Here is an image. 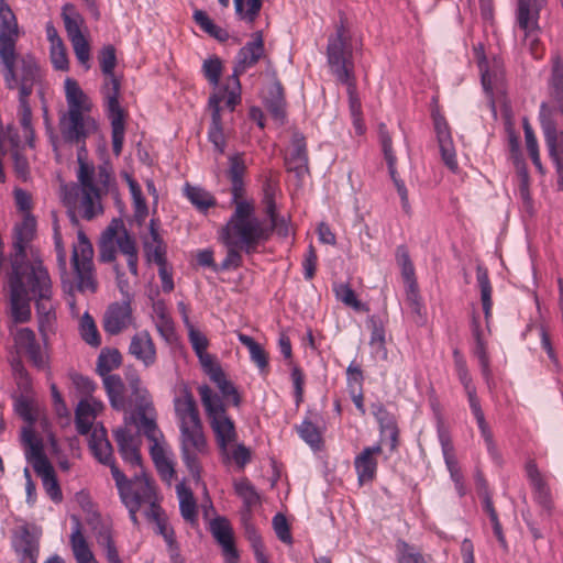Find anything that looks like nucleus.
I'll return each mask as SVG.
<instances>
[{"label":"nucleus","mask_w":563,"mask_h":563,"mask_svg":"<svg viewBox=\"0 0 563 563\" xmlns=\"http://www.w3.org/2000/svg\"><path fill=\"white\" fill-rule=\"evenodd\" d=\"M111 406L130 412L137 433L150 442V454L162 479H172L175 470L166 455L164 434L156 422V411L148 398L147 389H106Z\"/></svg>","instance_id":"nucleus-1"},{"label":"nucleus","mask_w":563,"mask_h":563,"mask_svg":"<svg viewBox=\"0 0 563 563\" xmlns=\"http://www.w3.org/2000/svg\"><path fill=\"white\" fill-rule=\"evenodd\" d=\"M113 479L123 505L134 503L135 506L145 508L144 515L148 521L156 525V533L161 534L172 549L174 543V530L167 527V518L159 505L156 485L144 470L128 478L120 468L113 472Z\"/></svg>","instance_id":"nucleus-2"},{"label":"nucleus","mask_w":563,"mask_h":563,"mask_svg":"<svg viewBox=\"0 0 563 563\" xmlns=\"http://www.w3.org/2000/svg\"><path fill=\"white\" fill-rule=\"evenodd\" d=\"M232 203L235 209L221 230L222 241L224 244L239 246L246 255H253L269 241L273 235L272 228H267L265 220L256 216L252 201Z\"/></svg>","instance_id":"nucleus-3"},{"label":"nucleus","mask_w":563,"mask_h":563,"mask_svg":"<svg viewBox=\"0 0 563 563\" xmlns=\"http://www.w3.org/2000/svg\"><path fill=\"white\" fill-rule=\"evenodd\" d=\"M19 35L0 37V66L5 88L18 90V98H29L42 86L44 73L32 54L16 55Z\"/></svg>","instance_id":"nucleus-4"},{"label":"nucleus","mask_w":563,"mask_h":563,"mask_svg":"<svg viewBox=\"0 0 563 563\" xmlns=\"http://www.w3.org/2000/svg\"><path fill=\"white\" fill-rule=\"evenodd\" d=\"M327 60L335 79L346 86L351 117L363 115L354 75L352 43L342 19L335 27V33L328 38Z\"/></svg>","instance_id":"nucleus-5"},{"label":"nucleus","mask_w":563,"mask_h":563,"mask_svg":"<svg viewBox=\"0 0 563 563\" xmlns=\"http://www.w3.org/2000/svg\"><path fill=\"white\" fill-rule=\"evenodd\" d=\"M99 63L104 76L101 93L103 98L104 110L111 123L112 151L119 156L122 152L125 123L124 110L120 106V79L114 74L117 65L115 49L112 45L104 46L99 53Z\"/></svg>","instance_id":"nucleus-6"},{"label":"nucleus","mask_w":563,"mask_h":563,"mask_svg":"<svg viewBox=\"0 0 563 563\" xmlns=\"http://www.w3.org/2000/svg\"><path fill=\"white\" fill-rule=\"evenodd\" d=\"M526 475L532 488V498L539 506V521H537L529 511L522 512L523 521L526 522L533 540L544 538V531L551 528V518L554 511V501L552 493L545 477L541 474L534 460H529L526 463Z\"/></svg>","instance_id":"nucleus-7"},{"label":"nucleus","mask_w":563,"mask_h":563,"mask_svg":"<svg viewBox=\"0 0 563 563\" xmlns=\"http://www.w3.org/2000/svg\"><path fill=\"white\" fill-rule=\"evenodd\" d=\"M180 419L183 459L194 481L198 483L200 481L198 455L206 451L207 442L197 405L191 398L186 401Z\"/></svg>","instance_id":"nucleus-8"},{"label":"nucleus","mask_w":563,"mask_h":563,"mask_svg":"<svg viewBox=\"0 0 563 563\" xmlns=\"http://www.w3.org/2000/svg\"><path fill=\"white\" fill-rule=\"evenodd\" d=\"M221 102H224L230 111H234L235 107L241 102V82L239 81V85H236L232 76L229 78V82L213 92L208 100V108L211 111L208 140L219 154H223L227 146L222 126Z\"/></svg>","instance_id":"nucleus-9"},{"label":"nucleus","mask_w":563,"mask_h":563,"mask_svg":"<svg viewBox=\"0 0 563 563\" xmlns=\"http://www.w3.org/2000/svg\"><path fill=\"white\" fill-rule=\"evenodd\" d=\"M548 90L553 103L541 102L539 122L544 136H560L555 119L558 114L563 115V59L560 55L552 57Z\"/></svg>","instance_id":"nucleus-10"},{"label":"nucleus","mask_w":563,"mask_h":563,"mask_svg":"<svg viewBox=\"0 0 563 563\" xmlns=\"http://www.w3.org/2000/svg\"><path fill=\"white\" fill-rule=\"evenodd\" d=\"M98 121L89 112H66L59 118V131L65 143L87 148L88 137L98 132Z\"/></svg>","instance_id":"nucleus-11"},{"label":"nucleus","mask_w":563,"mask_h":563,"mask_svg":"<svg viewBox=\"0 0 563 563\" xmlns=\"http://www.w3.org/2000/svg\"><path fill=\"white\" fill-rule=\"evenodd\" d=\"M35 233L36 220L32 214L25 213L22 222L14 227L13 253L10 256L11 271L31 272V268L37 264H43L42 261H27L26 249Z\"/></svg>","instance_id":"nucleus-12"},{"label":"nucleus","mask_w":563,"mask_h":563,"mask_svg":"<svg viewBox=\"0 0 563 563\" xmlns=\"http://www.w3.org/2000/svg\"><path fill=\"white\" fill-rule=\"evenodd\" d=\"M143 251L146 261L158 266L162 289L165 292H170L174 289L173 274L167 271L165 245L158 234L154 219L150 222L148 234L143 238Z\"/></svg>","instance_id":"nucleus-13"},{"label":"nucleus","mask_w":563,"mask_h":563,"mask_svg":"<svg viewBox=\"0 0 563 563\" xmlns=\"http://www.w3.org/2000/svg\"><path fill=\"white\" fill-rule=\"evenodd\" d=\"M10 288L11 316L16 323H23L31 318V297L27 286V272L10 271L8 275Z\"/></svg>","instance_id":"nucleus-14"},{"label":"nucleus","mask_w":563,"mask_h":563,"mask_svg":"<svg viewBox=\"0 0 563 563\" xmlns=\"http://www.w3.org/2000/svg\"><path fill=\"white\" fill-rule=\"evenodd\" d=\"M27 286L31 295L35 298L37 316L54 313V306L51 301L52 280L43 264H37L31 268V272H27Z\"/></svg>","instance_id":"nucleus-15"},{"label":"nucleus","mask_w":563,"mask_h":563,"mask_svg":"<svg viewBox=\"0 0 563 563\" xmlns=\"http://www.w3.org/2000/svg\"><path fill=\"white\" fill-rule=\"evenodd\" d=\"M253 40L242 46L236 55V63L233 68L232 78L239 85V77L245 73V70L255 64L264 55V40L261 31H257L253 35Z\"/></svg>","instance_id":"nucleus-16"},{"label":"nucleus","mask_w":563,"mask_h":563,"mask_svg":"<svg viewBox=\"0 0 563 563\" xmlns=\"http://www.w3.org/2000/svg\"><path fill=\"white\" fill-rule=\"evenodd\" d=\"M133 322L132 308L129 299L111 303L103 316V330L117 335L126 330Z\"/></svg>","instance_id":"nucleus-17"},{"label":"nucleus","mask_w":563,"mask_h":563,"mask_svg":"<svg viewBox=\"0 0 563 563\" xmlns=\"http://www.w3.org/2000/svg\"><path fill=\"white\" fill-rule=\"evenodd\" d=\"M88 445L93 457L100 464L109 466L111 475L113 476L114 470L119 467L115 462L112 444L109 441L107 430L102 424L93 427Z\"/></svg>","instance_id":"nucleus-18"},{"label":"nucleus","mask_w":563,"mask_h":563,"mask_svg":"<svg viewBox=\"0 0 563 563\" xmlns=\"http://www.w3.org/2000/svg\"><path fill=\"white\" fill-rule=\"evenodd\" d=\"M113 438L117 442L118 451L122 460L132 467H140V470H143L140 440L126 428H118L114 430Z\"/></svg>","instance_id":"nucleus-19"},{"label":"nucleus","mask_w":563,"mask_h":563,"mask_svg":"<svg viewBox=\"0 0 563 563\" xmlns=\"http://www.w3.org/2000/svg\"><path fill=\"white\" fill-rule=\"evenodd\" d=\"M547 4V0H518L516 19L520 30L526 36L539 31L540 12Z\"/></svg>","instance_id":"nucleus-20"},{"label":"nucleus","mask_w":563,"mask_h":563,"mask_svg":"<svg viewBox=\"0 0 563 563\" xmlns=\"http://www.w3.org/2000/svg\"><path fill=\"white\" fill-rule=\"evenodd\" d=\"M15 345L27 355L32 364L44 369L47 364V356L40 343L36 341L35 333L30 328L18 330L14 336Z\"/></svg>","instance_id":"nucleus-21"},{"label":"nucleus","mask_w":563,"mask_h":563,"mask_svg":"<svg viewBox=\"0 0 563 563\" xmlns=\"http://www.w3.org/2000/svg\"><path fill=\"white\" fill-rule=\"evenodd\" d=\"M14 549L22 561L35 563L40 553V536L35 529H31L27 525L20 527L15 537Z\"/></svg>","instance_id":"nucleus-22"},{"label":"nucleus","mask_w":563,"mask_h":563,"mask_svg":"<svg viewBox=\"0 0 563 563\" xmlns=\"http://www.w3.org/2000/svg\"><path fill=\"white\" fill-rule=\"evenodd\" d=\"M243 156V153L236 152L228 157L229 168L227 170V177L231 183V202L244 200L245 184L243 177L246 172V164Z\"/></svg>","instance_id":"nucleus-23"},{"label":"nucleus","mask_w":563,"mask_h":563,"mask_svg":"<svg viewBox=\"0 0 563 563\" xmlns=\"http://www.w3.org/2000/svg\"><path fill=\"white\" fill-rule=\"evenodd\" d=\"M382 453V445L376 444L373 446H366L355 457L354 466L357 473V478L361 484L372 482L377 472V461L374 457L375 454Z\"/></svg>","instance_id":"nucleus-24"},{"label":"nucleus","mask_w":563,"mask_h":563,"mask_svg":"<svg viewBox=\"0 0 563 563\" xmlns=\"http://www.w3.org/2000/svg\"><path fill=\"white\" fill-rule=\"evenodd\" d=\"M129 353L146 367L155 363V346L148 332L141 331L132 336Z\"/></svg>","instance_id":"nucleus-25"},{"label":"nucleus","mask_w":563,"mask_h":563,"mask_svg":"<svg viewBox=\"0 0 563 563\" xmlns=\"http://www.w3.org/2000/svg\"><path fill=\"white\" fill-rule=\"evenodd\" d=\"M431 406L434 410L435 418H437V433L438 439L441 444L443 459L446 465V468L450 472H453V470H460L459 462L454 454V446L451 440L450 432L448 428L444 424L443 418L441 416V412L435 407V404L432 401Z\"/></svg>","instance_id":"nucleus-26"},{"label":"nucleus","mask_w":563,"mask_h":563,"mask_svg":"<svg viewBox=\"0 0 563 563\" xmlns=\"http://www.w3.org/2000/svg\"><path fill=\"white\" fill-rule=\"evenodd\" d=\"M120 229H123V220L114 218L102 232L99 242V260L103 263H111L115 260L117 249L114 238L119 234Z\"/></svg>","instance_id":"nucleus-27"},{"label":"nucleus","mask_w":563,"mask_h":563,"mask_svg":"<svg viewBox=\"0 0 563 563\" xmlns=\"http://www.w3.org/2000/svg\"><path fill=\"white\" fill-rule=\"evenodd\" d=\"M65 96L67 101V112H89L91 102L88 96L79 87L78 82L73 78L65 80Z\"/></svg>","instance_id":"nucleus-28"},{"label":"nucleus","mask_w":563,"mask_h":563,"mask_svg":"<svg viewBox=\"0 0 563 563\" xmlns=\"http://www.w3.org/2000/svg\"><path fill=\"white\" fill-rule=\"evenodd\" d=\"M178 508L185 521L191 527L198 525V505L191 488L184 481L178 482Z\"/></svg>","instance_id":"nucleus-29"},{"label":"nucleus","mask_w":563,"mask_h":563,"mask_svg":"<svg viewBox=\"0 0 563 563\" xmlns=\"http://www.w3.org/2000/svg\"><path fill=\"white\" fill-rule=\"evenodd\" d=\"M114 241L121 254L126 257V264L130 273L134 276H137L139 255L136 243L125 229L124 224L123 229H120L119 234L114 238Z\"/></svg>","instance_id":"nucleus-30"},{"label":"nucleus","mask_w":563,"mask_h":563,"mask_svg":"<svg viewBox=\"0 0 563 563\" xmlns=\"http://www.w3.org/2000/svg\"><path fill=\"white\" fill-rule=\"evenodd\" d=\"M375 417L379 424L382 441L387 439L390 451L396 450L398 446L399 429L395 417L383 407L377 409Z\"/></svg>","instance_id":"nucleus-31"},{"label":"nucleus","mask_w":563,"mask_h":563,"mask_svg":"<svg viewBox=\"0 0 563 563\" xmlns=\"http://www.w3.org/2000/svg\"><path fill=\"white\" fill-rule=\"evenodd\" d=\"M178 312L181 314L184 324L188 330V340L191 344L192 350L195 351L197 357H201V355L208 353V338L190 322L186 307L183 301H178Z\"/></svg>","instance_id":"nucleus-32"},{"label":"nucleus","mask_w":563,"mask_h":563,"mask_svg":"<svg viewBox=\"0 0 563 563\" xmlns=\"http://www.w3.org/2000/svg\"><path fill=\"white\" fill-rule=\"evenodd\" d=\"M153 318L162 338L167 342H173L176 339L175 323L168 314L164 301L157 300L153 303Z\"/></svg>","instance_id":"nucleus-33"},{"label":"nucleus","mask_w":563,"mask_h":563,"mask_svg":"<svg viewBox=\"0 0 563 563\" xmlns=\"http://www.w3.org/2000/svg\"><path fill=\"white\" fill-rule=\"evenodd\" d=\"M264 106L271 113L274 120L284 122L286 118V102L284 97V89L279 81L273 84L264 99Z\"/></svg>","instance_id":"nucleus-34"},{"label":"nucleus","mask_w":563,"mask_h":563,"mask_svg":"<svg viewBox=\"0 0 563 563\" xmlns=\"http://www.w3.org/2000/svg\"><path fill=\"white\" fill-rule=\"evenodd\" d=\"M242 520L244 536L251 545L256 563H269L265 554L264 542L256 527L251 521V516L243 514Z\"/></svg>","instance_id":"nucleus-35"},{"label":"nucleus","mask_w":563,"mask_h":563,"mask_svg":"<svg viewBox=\"0 0 563 563\" xmlns=\"http://www.w3.org/2000/svg\"><path fill=\"white\" fill-rule=\"evenodd\" d=\"M184 196L200 212H207L209 208L217 206V200L211 192L200 186L184 185Z\"/></svg>","instance_id":"nucleus-36"},{"label":"nucleus","mask_w":563,"mask_h":563,"mask_svg":"<svg viewBox=\"0 0 563 563\" xmlns=\"http://www.w3.org/2000/svg\"><path fill=\"white\" fill-rule=\"evenodd\" d=\"M70 547L77 563H89L96 559L81 532L80 522L78 520L70 534Z\"/></svg>","instance_id":"nucleus-37"},{"label":"nucleus","mask_w":563,"mask_h":563,"mask_svg":"<svg viewBox=\"0 0 563 563\" xmlns=\"http://www.w3.org/2000/svg\"><path fill=\"white\" fill-rule=\"evenodd\" d=\"M70 547L77 563H89L96 559L81 532L80 522L78 520L70 534Z\"/></svg>","instance_id":"nucleus-38"},{"label":"nucleus","mask_w":563,"mask_h":563,"mask_svg":"<svg viewBox=\"0 0 563 563\" xmlns=\"http://www.w3.org/2000/svg\"><path fill=\"white\" fill-rule=\"evenodd\" d=\"M476 279L481 290V301L484 311V317L486 322L488 323L489 319L492 318L493 309V287L489 280L488 271L483 265H477L476 267Z\"/></svg>","instance_id":"nucleus-39"},{"label":"nucleus","mask_w":563,"mask_h":563,"mask_svg":"<svg viewBox=\"0 0 563 563\" xmlns=\"http://www.w3.org/2000/svg\"><path fill=\"white\" fill-rule=\"evenodd\" d=\"M198 361L203 373L216 384V387H233L230 382L227 380L225 374L214 355L206 353L201 355V357H198Z\"/></svg>","instance_id":"nucleus-40"},{"label":"nucleus","mask_w":563,"mask_h":563,"mask_svg":"<svg viewBox=\"0 0 563 563\" xmlns=\"http://www.w3.org/2000/svg\"><path fill=\"white\" fill-rule=\"evenodd\" d=\"M80 191V202L79 209L81 217L85 220H92L98 214L103 212V208L100 201V190L91 189V190H79Z\"/></svg>","instance_id":"nucleus-41"},{"label":"nucleus","mask_w":563,"mask_h":563,"mask_svg":"<svg viewBox=\"0 0 563 563\" xmlns=\"http://www.w3.org/2000/svg\"><path fill=\"white\" fill-rule=\"evenodd\" d=\"M214 431L218 444L222 451L227 450V445L235 439V428L233 421L227 417L221 416L210 421Z\"/></svg>","instance_id":"nucleus-42"},{"label":"nucleus","mask_w":563,"mask_h":563,"mask_svg":"<svg viewBox=\"0 0 563 563\" xmlns=\"http://www.w3.org/2000/svg\"><path fill=\"white\" fill-rule=\"evenodd\" d=\"M36 474L41 477L43 487L47 496L55 503L58 504L63 500V493L56 477L54 467L52 464L35 470Z\"/></svg>","instance_id":"nucleus-43"},{"label":"nucleus","mask_w":563,"mask_h":563,"mask_svg":"<svg viewBox=\"0 0 563 563\" xmlns=\"http://www.w3.org/2000/svg\"><path fill=\"white\" fill-rule=\"evenodd\" d=\"M472 333L475 340V344L473 347V354L478 360L479 366L482 368L483 375L487 377L489 372V360L486 351V344L482 336V329L478 321V318L473 316L472 319Z\"/></svg>","instance_id":"nucleus-44"},{"label":"nucleus","mask_w":563,"mask_h":563,"mask_svg":"<svg viewBox=\"0 0 563 563\" xmlns=\"http://www.w3.org/2000/svg\"><path fill=\"white\" fill-rule=\"evenodd\" d=\"M92 244L82 231H78L77 244L74 245L71 254L73 266L92 265Z\"/></svg>","instance_id":"nucleus-45"},{"label":"nucleus","mask_w":563,"mask_h":563,"mask_svg":"<svg viewBox=\"0 0 563 563\" xmlns=\"http://www.w3.org/2000/svg\"><path fill=\"white\" fill-rule=\"evenodd\" d=\"M62 18L64 21L65 30L69 40L82 37L81 25L84 23L82 16L77 12L71 3H66L62 10Z\"/></svg>","instance_id":"nucleus-46"},{"label":"nucleus","mask_w":563,"mask_h":563,"mask_svg":"<svg viewBox=\"0 0 563 563\" xmlns=\"http://www.w3.org/2000/svg\"><path fill=\"white\" fill-rule=\"evenodd\" d=\"M544 141L558 174V187L563 190V140L560 136H544Z\"/></svg>","instance_id":"nucleus-47"},{"label":"nucleus","mask_w":563,"mask_h":563,"mask_svg":"<svg viewBox=\"0 0 563 563\" xmlns=\"http://www.w3.org/2000/svg\"><path fill=\"white\" fill-rule=\"evenodd\" d=\"M87 148L77 150V162L79 165L77 178L80 184L79 190H91L98 187L93 183L95 168L87 163Z\"/></svg>","instance_id":"nucleus-48"},{"label":"nucleus","mask_w":563,"mask_h":563,"mask_svg":"<svg viewBox=\"0 0 563 563\" xmlns=\"http://www.w3.org/2000/svg\"><path fill=\"white\" fill-rule=\"evenodd\" d=\"M95 420V410L89 401L80 400L75 411V426L79 434H88Z\"/></svg>","instance_id":"nucleus-49"},{"label":"nucleus","mask_w":563,"mask_h":563,"mask_svg":"<svg viewBox=\"0 0 563 563\" xmlns=\"http://www.w3.org/2000/svg\"><path fill=\"white\" fill-rule=\"evenodd\" d=\"M8 137L13 147L12 159H13L14 172L20 179L26 180L30 175V166H29L27 158L19 150L18 134L16 133L12 134L11 130L8 129Z\"/></svg>","instance_id":"nucleus-50"},{"label":"nucleus","mask_w":563,"mask_h":563,"mask_svg":"<svg viewBox=\"0 0 563 563\" xmlns=\"http://www.w3.org/2000/svg\"><path fill=\"white\" fill-rule=\"evenodd\" d=\"M234 490L236 495L243 500L246 514L251 516L252 507L260 504V495L254 485L247 479L243 478L234 483Z\"/></svg>","instance_id":"nucleus-51"},{"label":"nucleus","mask_w":563,"mask_h":563,"mask_svg":"<svg viewBox=\"0 0 563 563\" xmlns=\"http://www.w3.org/2000/svg\"><path fill=\"white\" fill-rule=\"evenodd\" d=\"M15 35H19L15 15L5 0H0V37L5 38Z\"/></svg>","instance_id":"nucleus-52"},{"label":"nucleus","mask_w":563,"mask_h":563,"mask_svg":"<svg viewBox=\"0 0 563 563\" xmlns=\"http://www.w3.org/2000/svg\"><path fill=\"white\" fill-rule=\"evenodd\" d=\"M396 556L398 563H428L421 551L405 540L397 541Z\"/></svg>","instance_id":"nucleus-53"},{"label":"nucleus","mask_w":563,"mask_h":563,"mask_svg":"<svg viewBox=\"0 0 563 563\" xmlns=\"http://www.w3.org/2000/svg\"><path fill=\"white\" fill-rule=\"evenodd\" d=\"M122 356L117 349H104L98 356L97 360V372L99 375H106L111 373L114 368H118L121 364Z\"/></svg>","instance_id":"nucleus-54"},{"label":"nucleus","mask_w":563,"mask_h":563,"mask_svg":"<svg viewBox=\"0 0 563 563\" xmlns=\"http://www.w3.org/2000/svg\"><path fill=\"white\" fill-rule=\"evenodd\" d=\"M211 532L222 548H231L233 533L227 518L217 517L211 521Z\"/></svg>","instance_id":"nucleus-55"},{"label":"nucleus","mask_w":563,"mask_h":563,"mask_svg":"<svg viewBox=\"0 0 563 563\" xmlns=\"http://www.w3.org/2000/svg\"><path fill=\"white\" fill-rule=\"evenodd\" d=\"M336 299L342 301L345 306L353 308L355 311L368 310L366 305L360 301L355 291L346 283H341L334 286Z\"/></svg>","instance_id":"nucleus-56"},{"label":"nucleus","mask_w":563,"mask_h":563,"mask_svg":"<svg viewBox=\"0 0 563 563\" xmlns=\"http://www.w3.org/2000/svg\"><path fill=\"white\" fill-rule=\"evenodd\" d=\"M14 410L15 412L30 426H33L37 416L35 412V401L24 395L14 396Z\"/></svg>","instance_id":"nucleus-57"},{"label":"nucleus","mask_w":563,"mask_h":563,"mask_svg":"<svg viewBox=\"0 0 563 563\" xmlns=\"http://www.w3.org/2000/svg\"><path fill=\"white\" fill-rule=\"evenodd\" d=\"M199 390L201 393L202 402L210 421L225 415L222 400L218 396L213 395L214 389Z\"/></svg>","instance_id":"nucleus-58"},{"label":"nucleus","mask_w":563,"mask_h":563,"mask_svg":"<svg viewBox=\"0 0 563 563\" xmlns=\"http://www.w3.org/2000/svg\"><path fill=\"white\" fill-rule=\"evenodd\" d=\"M19 117L25 140L27 144L32 147L34 141V130L32 126V110L29 103V98H19Z\"/></svg>","instance_id":"nucleus-59"},{"label":"nucleus","mask_w":563,"mask_h":563,"mask_svg":"<svg viewBox=\"0 0 563 563\" xmlns=\"http://www.w3.org/2000/svg\"><path fill=\"white\" fill-rule=\"evenodd\" d=\"M80 334L82 340L93 347H98L101 344L96 322L88 312H85L80 319Z\"/></svg>","instance_id":"nucleus-60"},{"label":"nucleus","mask_w":563,"mask_h":563,"mask_svg":"<svg viewBox=\"0 0 563 563\" xmlns=\"http://www.w3.org/2000/svg\"><path fill=\"white\" fill-rule=\"evenodd\" d=\"M300 438L310 445L313 451H318L322 445V437L319 428L309 420H303L297 428Z\"/></svg>","instance_id":"nucleus-61"},{"label":"nucleus","mask_w":563,"mask_h":563,"mask_svg":"<svg viewBox=\"0 0 563 563\" xmlns=\"http://www.w3.org/2000/svg\"><path fill=\"white\" fill-rule=\"evenodd\" d=\"M515 167L519 179L520 198L526 205H529L531 203L532 199L529 190L530 177L525 159L522 157H516Z\"/></svg>","instance_id":"nucleus-62"},{"label":"nucleus","mask_w":563,"mask_h":563,"mask_svg":"<svg viewBox=\"0 0 563 563\" xmlns=\"http://www.w3.org/2000/svg\"><path fill=\"white\" fill-rule=\"evenodd\" d=\"M523 132H525V137H526L527 151L530 155V158H531L533 165L536 166V168L540 173H543V166L541 164L540 154H539L538 141H537L534 132H533L532 128L530 126L527 119L523 120Z\"/></svg>","instance_id":"nucleus-63"},{"label":"nucleus","mask_w":563,"mask_h":563,"mask_svg":"<svg viewBox=\"0 0 563 563\" xmlns=\"http://www.w3.org/2000/svg\"><path fill=\"white\" fill-rule=\"evenodd\" d=\"M25 448V457L27 462L32 463L34 471L51 464L43 452V444L41 440L29 443Z\"/></svg>","instance_id":"nucleus-64"}]
</instances>
